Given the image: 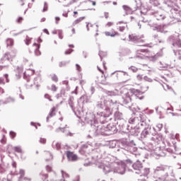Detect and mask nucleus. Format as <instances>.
<instances>
[{"mask_svg": "<svg viewBox=\"0 0 181 181\" xmlns=\"http://www.w3.org/2000/svg\"><path fill=\"white\" fill-rule=\"evenodd\" d=\"M98 70H99V71H100V73L104 74V71L103 70H101V69H100V66H98Z\"/></svg>", "mask_w": 181, "mask_h": 181, "instance_id": "nucleus-55", "label": "nucleus"}, {"mask_svg": "<svg viewBox=\"0 0 181 181\" xmlns=\"http://www.w3.org/2000/svg\"><path fill=\"white\" fill-rule=\"evenodd\" d=\"M76 69L77 71H81V66L80 65H78V64H76Z\"/></svg>", "mask_w": 181, "mask_h": 181, "instance_id": "nucleus-40", "label": "nucleus"}, {"mask_svg": "<svg viewBox=\"0 0 181 181\" xmlns=\"http://www.w3.org/2000/svg\"><path fill=\"white\" fill-rule=\"evenodd\" d=\"M134 89H129L126 93L124 97V101L125 104H129V103H131L132 101V97L134 96Z\"/></svg>", "mask_w": 181, "mask_h": 181, "instance_id": "nucleus-5", "label": "nucleus"}, {"mask_svg": "<svg viewBox=\"0 0 181 181\" xmlns=\"http://www.w3.org/2000/svg\"><path fill=\"white\" fill-rule=\"evenodd\" d=\"M73 52L72 49H68L65 51V54H71V52Z\"/></svg>", "mask_w": 181, "mask_h": 181, "instance_id": "nucleus-36", "label": "nucleus"}, {"mask_svg": "<svg viewBox=\"0 0 181 181\" xmlns=\"http://www.w3.org/2000/svg\"><path fill=\"white\" fill-rule=\"evenodd\" d=\"M76 15H78V12L74 11V18H77V16H76Z\"/></svg>", "mask_w": 181, "mask_h": 181, "instance_id": "nucleus-51", "label": "nucleus"}, {"mask_svg": "<svg viewBox=\"0 0 181 181\" xmlns=\"http://www.w3.org/2000/svg\"><path fill=\"white\" fill-rule=\"evenodd\" d=\"M134 140H130L129 139H122L119 141L121 146H122V148H124V149H127V148L129 147V145H133V141Z\"/></svg>", "mask_w": 181, "mask_h": 181, "instance_id": "nucleus-6", "label": "nucleus"}, {"mask_svg": "<svg viewBox=\"0 0 181 181\" xmlns=\"http://www.w3.org/2000/svg\"><path fill=\"white\" fill-rule=\"evenodd\" d=\"M87 28H88V30H91V29H90V28H91V24H88Z\"/></svg>", "mask_w": 181, "mask_h": 181, "instance_id": "nucleus-54", "label": "nucleus"}, {"mask_svg": "<svg viewBox=\"0 0 181 181\" xmlns=\"http://www.w3.org/2000/svg\"><path fill=\"white\" fill-rule=\"evenodd\" d=\"M47 172H52V168L49 165H46Z\"/></svg>", "mask_w": 181, "mask_h": 181, "instance_id": "nucleus-45", "label": "nucleus"}, {"mask_svg": "<svg viewBox=\"0 0 181 181\" xmlns=\"http://www.w3.org/2000/svg\"><path fill=\"white\" fill-rule=\"evenodd\" d=\"M158 155V156H161V157H165V156H166V150H164V151H161V152H160L158 154H157Z\"/></svg>", "mask_w": 181, "mask_h": 181, "instance_id": "nucleus-28", "label": "nucleus"}, {"mask_svg": "<svg viewBox=\"0 0 181 181\" xmlns=\"http://www.w3.org/2000/svg\"><path fill=\"white\" fill-rule=\"evenodd\" d=\"M66 3L67 5H71L72 4H74L76 2V0H64Z\"/></svg>", "mask_w": 181, "mask_h": 181, "instance_id": "nucleus-32", "label": "nucleus"}, {"mask_svg": "<svg viewBox=\"0 0 181 181\" xmlns=\"http://www.w3.org/2000/svg\"><path fill=\"white\" fill-rule=\"evenodd\" d=\"M113 5H117V2L114 1Z\"/></svg>", "mask_w": 181, "mask_h": 181, "instance_id": "nucleus-64", "label": "nucleus"}, {"mask_svg": "<svg viewBox=\"0 0 181 181\" xmlns=\"http://www.w3.org/2000/svg\"><path fill=\"white\" fill-rule=\"evenodd\" d=\"M62 145L60 144V143L53 141L52 148H54V149H57V151H59V149H60Z\"/></svg>", "mask_w": 181, "mask_h": 181, "instance_id": "nucleus-20", "label": "nucleus"}, {"mask_svg": "<svg viewBox=\"0 0 181 181\" xmlns=\"http://www.w3.org/2000/svg\"><path fill=\"white\" fill-rule=\"evenodd\" d=\"M40 144H46V139L40 137Z\"/></svg>", "mask_w": 181, "mask_h": 181, "instance_id": "nucleus-39", "label": "nucleus"}, {"mask_svg": "<svg viewBox=\"0 0 181 181\" xmlns=\"http://www.w3.org/2000/svg\"><path fill=\"white\" fill-rule=\"evenodd\" d=\"M98 169H103V173L105 175L107 173H110V172H114V168H111V167L108 165H105L103 163H100L97 165Z\"/></svg>", "mask_w": 181, "mask_h": 181, "instance_id": "nucleus-8", "label": "nucleus"}, {"mask_svg": "<svg viewBox=\"0 0 181 181\" xmlns=\"http://www.w3.org/2000/svg\"><path fill=\"white\" fill-rule=\"evenodd\" d=\"M58 35H59V39H63V32L59 31Z\"/></svg>", "mask_w": 181, "mask_h": 181, "instance_id": "nucleus-44", "label": "nucleus"}, {"mask_svg": "<svg viewBox=\"0 0 181 181\" xmlns=\"http://www.w3.org/2000/svg\"><path fill=\"white\" fill-rule=\"evenodd\" d=\"M123 162L125 163L126 165H134V160H132L130 158H127V160H125Z\"/></svg>", "mask_w": 181, "mask_h": 181, "instance_id": "nucleus-23", "label": "nucleus"}, {"mask_svg": "<svg viewBox=\"0 0 181 181\" xmlns=\"http://www.w3.org/2000/svg\"><path fill=\"white\" fill-rule=\"evenodd\" d=\"M128 25H127V23H124L123 25H119V30L120 32H124V30H125V28H127Z\"/></svg>", "mask_w": 181, "mask_h": 181, "instance_id": "nucleus-24", "label": "nucleus"}, {"mask_svg": "<svg viewBox=\"0 0 181 181\" xmlns=\"http://www.w3.org/2000/svg\"><path fill=\"white\" fill-rule=\"evenodd\" d=\"M44 33H46L47 35H49V30H47V29H45Z\"/></svg>", "mask_w": 181, "mask_h": 181, "instance_id": "nucleus-56", "label": "nucleus"}, {"mask_svg": "<svg viewBox=\"0 0 181 181\" xmlns=\"http://www.w3.org/2000/svg\"><path fill=\"white\" fill-rule=\"evenodd\" d=\"M83 165L86 166V167L90 166V163H84Z\"/></svg>", "mask_w": 181, "mask_h": 181, "instance_id": "nucleus-58", "label": "nucleus"}, {"mask_svg": "<svg viewBox=\"0 0 181 181\" xmlns=\"http://www.w3.org/2000/svg\"><path fill=\"white\" fill-rule=\"evenodd\" d=\"M168 181H177V180L175 179V178H171L170 180Z\"/></svg>", "mask_w": 181, "mask_h": 181, "instance_id": "nucleus-60", "label": "nucleus"}, {"mask_svg": "<svg viewBox=\"0 0 181 181\" xmlns=\"http://www.w3.org/2000/svg\"><path fill=\"white\" fill-rule=\"evenodd\" d=\"M13 167L16 168V163H13Z\"/></svg>", "mask_w": 181, "mask_h": 181, "instance_id": "nucleus-63", "label": "nucleus"}, {"mask_svg": "<svg viewBox=\"0 0 181 181\" xmlns=\"http://www.w3.org/2000/svg\"><path fill=\"white\" fill-rule=\"evenodd\" d=\"M51 90H52V91L56 92V91H57V87H56L55 85H52L51 86Z\"/></svg>", "mask_w": 181, "mask_h": 181, "instance_id": "nucleus-38", "label": "nucleus"}, {"mask_svg": "<svg viewBox=\"0 0 181 181\" xmlns=\"http://www.w3.org/2000/svg\"><path fill=\"white\" fill-rule=\"evenodd\" d=\"M71 32H72L73 34L76 33V29L73 28V29L71 30Z\"/></svg>", "mask_w": 181, "mask_h": 181, "instance_id": "nucleus-61", "label": "nucleus"}, {"mask_svg": "<svg viewBox=\"0 0 181 181\" xmlns=\"http://www.w3.org/2000/svg\"><path fill=\"white\" fill-rule=\"evenodd\" d=\"M105 36H110L111 37H115V36H118L119 33H118L115 30H112V32L106 31L105 32Z\"/></svg>", "mask_w": 181, "mask_h": 181, "instance_id": "nucleus-15", "label": "nucleus"}, {"mask_svg": "<svg viewBox=\"0 0 181 181\" xmlns=\"http://www.w3.org/2000/svg\"><path fill=\"white\" fill-rule=\"evenodd\" d=\"M151 56V51L148 49L141 48L136 51V59H146V57H149Z\"/></svg>", "mask_w": 181, "mask_h": 181, "instance_id": "nucleus-3", "label": "nucleus"}, {"mask_svg": "<svg viewBox=\"0 0 181 181\" xmlns=\"http://www.w3.org/2000/svg\"><path fill=\"white\" fill-rule=\"evenodd\" d=\"M132 168L133 169H134V170H137L136 173L140 175V173H141V170H142V169L144 168V165H142V163L139 161V160H137L132 164Z\"/></svg>", "mask_w": 181, "mask_h": 181, "instance_id": "nucleus-7", "label": "nucleus"}, {"mask_svg": "<svg viewBox=\"0 0 181 181\" xmlns=\"http://www.w3.org/2000/svg\"><path fill=\"white\" fill-rule=\"evenodd\" d=\"M129 37L131 40H136V37L134 35H129Z\"/></svg>", "mask_w": 181, "mask_h": 181, "instance_id": "nucleus-46", "label": "nucleus"}, {"mask_svg": "<svg viewBox=\"0 0 181 181\" xmlns=\"http://www.w3.org/2000/svg\"><path fill=\"white\" fill-rule=\"evenodd\" d=\"M25 45H27V46H29V45H30V43H32V38L29 36H27L25 37V40H24Z\"/></svg>", "mask_w": 181, "mask_h": 181, "instance_id": "nucleus-22", "label": "nucleus"}, {"mask_svg": "<svg viewBox=\"0 0 181 181\" xmlns=\"http://www.w3.org/2000/svg\"><path fill=\"white\" fill-rule=\"evenodd\" d=\"M61 173L62 175V177H64V176L66 177H69V175L67 174V173L64 172L63 170H61Z\"/></svg>", "mask_w": 181, "mask_h": 181, "instance_id": "nucleus-33", "label": "nucleus"}, {"mask_svg": "<svg viewBox=\"0 0 181 181\" xmlns=\"http://www.w3.org/2000/svg\"><path fill=\"white\" fill-rule=\"evenodd\" d=\"M19 174H20L19 179H22V177H23L25 176V170L21 169L19 171Z\"/></svg>", "mask_w": 181, "mask_h": 181, "instance_id": "nucleus-27", "label": "nucleus"}, {"mask_svg": "<svg viewBox=\"0 0 181 181\" xmlns=\"http://www.w3.org/2000/svg\"><path fill=\"white\" fill-rule=\"evenodd\" d=\"M169 175L175 177L172 166L159 164L153 168V177L156 179L155 181H166L168 177H169Z\"/></svg>", "mask_w": 181, "mask_h": 181, "instance_id": "nucleus-1", "label": "nucleus"}, {"mask_svg": "<svg viewBox=\"0 0 181 181\" xmlns=\"http://www.w3.org/2000/svg\"><path fill=\"white\" fill-rule=\"evenodd\" d=\"M18 6L20 10L23 11L24 13H26L28 11V5L26 4V0H21L18 1Z\"/></svg>", "mask_w": 181, "mask_h": 181, "instance_id": "nucleus-11", "label": "nucleus"}, {"mask_svg": "<svg viewBox=\"0 0 181 181\" xmlns=\"http://www.w3.org/2000/svg\"><path fill=\"white\" fill-rule=\"evenodd\" d=\"M30 71V70H27L24 72V77H29V74H28Z\"/></svg>", "mask_w": 181, "mask_h": 181, "instance_id": "nucleus-47", "label": "nucleus"}, {"mask_svg": "<svg viewBox=\"0 0 181 181\" xmlns=\"http://www.w3.org/2000/svg\"><path fill=\"white\" fill-rule=\"evenodd\" d=\"M14 152H16L17 153L21 154V158H22V156L24 153L23 150L22 149V146H16L13 147Z\"/></svg>", "mask_w": 181, "mask_h": 181, "instance_id": "nucleus-13", "label": "nucleus"}, {"mask_svg": "<svg viewBox=\"0 0 181 181\" xmlns=\"http://www.w3.org/2000/svg\"><path fill=\"white\" fill-rule=\"evenodd\" d=\"M40 176H41V178L43 181H49L47 180V177H49V175L47 174H45L43 173V172L40 173Z\"/></svg>", "mask_w": 181, "mask_h": 181, "instance_id": "nucleus-21", "label": "nucleus"}, {"mask_svg": "<svg viewBox=\"0 0 181 181\" xmlns=\"http://www.w3.org/2000/svg\"><path fill=\"white\" fill-rule=\"evenodd\" d=\"M103 68L105 69V70H107V66H105V63L103 64Z\"/></svg>", "mask_w": 181, "mask_h": 181, "instance_id": "nucleus-59", "label": "nucleus"}, {"mask_svg": "<svg viewBox=\"0 0 181 181\" xmlns=\"http://www.w3.org/2000/svg\"><path fill=\"white\" fill-rule=\"evenodd\" d=\"M129 70H131V71H132L133 73H136V71H138V68L132 66L129 68Z\"/></svg>", "mask_w": 181, "mask_h": 181, "instance_id": "nucleus-26", "label": "nucleus"}, {"mask_svg": "<svg viewBox=\"0 0 181 181\" xmlns=\"http://www.w3.org/2000/svg\"><path fill=\"white\" fill-rule=\"evenodd\" d=\"M66 158L68 160L71 162H76L77 160V155L74 154V152H71L70 151H66Z\"/></svg>", "mask_w": 181, "mask_h": 181, "instance_id": "nucleus-10", "label": "nucleus"}, {"mask_svg": "<svg viewBox=\"0 0 181 181\" xmlns=\"http://www.w3.org/2000/svg\"><path fill=\"white\" fill-rule=\"evenodd\" d=\"M173 46H177V47H181V40H177L175 43H173Z\"/></svg>", "mask_w": 181, "mask_h": 181, "instance_id": "nucleus-29", "label": "nucleus"}, {"mask_svg": "<svg viewBox=\"0 0 181 181\" xmlns=\"http://www.w3.org/2000/svg\"><path fill=\"white\" fill-rule=\"evenodd\" d=\"M114 25V23L112 22H107V24L105 25L106 28H111Z\"/></svg>", "mask_w": 181, "mask_h": 181, "instance_id": "nucleus-37", "label": "nucleus"}, {"mask_svg": "<svg viewBox=\"0 0 181 181\" xmlns=\"http://www.w3.org/2000/svg\"><path fill=\"white\" fill-rule=\"evenodd\" d=\"M151 173V169L149 168H146L143 170V176L148 177V175Z\"/></svg>", "mask_w": 181, "mask_h": 181, "instance_id": "nucleus-19", "label": "nucleus"}, {"mask_svg": "<svg viewBox=\"0 0 181 181\" xmlns=\"http://www.w3.org/2000/svg\"><path fill=\"white\" fill-rule=\"evenodd\" d=\"M127 170V164L124 162H121L120 164H117L115 168H113V173H118L119 175H125Z\"/></svg>", "mask_w": 181, "mask_h": 181, "instance_id": "nucleus-4", "label": "nucleus"}, {"mask_svg": "<svg viewBox=\"0 0 181 181\" xmlns=\"http://www.w3.org/2000/svg\"><path fill=\"white\" fill-rule=\"evenodd\" d=\"M0 142L3 145H5V144H6V136H3L2 139L0 140Z\"/></svg>", "mask_w": 181, "mask_h": 181, "instance_id": "nucleus-30", "label": "nucleus"}, {"mask_svg": "<svg viewBox=\"0 0 181 181\" xmlns=\"http://www.w3.org/2000/svg\"><path fill=\"white\" fill-rule=\"evenodd\" d=\"M55 21H56V23H59V21H60V17H55Z\"/></svg>", "mask_w": 181, "mask_h": 181, "instance_id": "nucleus-50", "label": "nucleus"}, {"mask_svg": "<svg viewBox=\"0 0 181 181\" xmlns=\"http://www.w3.org/2000/svg\"><path fill=\"white\" fill-rule=\"evenodd\" d=\"M152 131H153V129L151 128L144 129L141 132V135L143 136H146L147 135H153V134H152Z\"/></svg>", "mask_w": 181, "mask_h": 181, "instance_id": "nucleus-14", "label": "nucleus"}, {"mask_svg": "<svg viewBox=\"0 0 181 181\" xmlns=\"http://www.w3.org/2000/svg\"><path fill=\"white\" fill-rule=\"evenodd\" d=\"M51 78H52V81H54L55 83H57L59 81V78L57 77V76L56 74H52L51 76Z\"/></svg>", "mask_w": 181, "mask_h": 181, "instance_id": "nucleus-25", "label": "nucleus"}, {"mask_svg": "<svg viewBox=\"0 0 181 181\" xmlns=\"http://www.w3.org/2000/svg\"><path fill=\"white\" fill-rule=\"evenodd\" d=\"M33 46L35 47V54L36 56H40V51L39 50V49H40V45L39 44H36V43H34Z\"/></svg>", "mask_w": 181, "mask_h": 181, "instance_id": "nucleus-18", "label": "nucleus"}, {"mask_svg": "<svg viewBox=\"0 0 181 181\" xmlns=\"http://www.w3.org/2000/svg\"><path fill=\"white\" fill-rule=\"evenodd\" d=\"M74 181H80V176L77 175L76 180H74Z\"/></svg>", "mask_w": 181, "mask_h": 181, "instance_id": "nucleus-52", "label": "nucleus"}, {"mask_svg": "<svg viewBox=\"0 0 181 181\" xmlns=\"http://www.w3.org/2000/svg\"><path fill=\"white\" fill-rule=\"evenodd\" d=\"M162 136H153L151 138V140L153 141V144H164V145H167V146H169V148H167L166 151L169 152V153H175V152H177L176 149V141L175 139H177V136L173 137H169V139H166L165 141L162 140Z\"/></svg>", "mask_w": 181, "mask_h": 181, "instance_id": "nucleus-2", "label": "nucleus"}, {"mask_svg": "<svg viewBox=\"0 0 181 181\" xmlns=\"http://www.w3.org/2000/svg\"><path fill=\"white\" fill-rule=\"evenodd\" d=\"M54 115H56V107H52L48 117H47V119H49V118H52V117H54Z\"/></svg>", "mask_w": 181, "mask_h": 181, "instance_id": "nucleus-16", "label": "nucleus"}, {"mask_svg": "<svg viewBox=\"0 0 181 181\" xmlns=\"http://www.w3.org/2000/svg\"><path fill=\"white\" fill-rule=\"evenodd\" d=\"M104 17L105 18V19H108L110 18V13L105 12L104 13Z\"/></svg>", "mask_w": 181, "mask_h": 181, "instance_id": "nucleus-41", "label": "nucleus"}, {"mask_svg": "<svg viewBox=\"0 0 181 181\" xmlns=\"http://www.w3.org/2000/svg\"><path fill=\"white\" fill-rule=\"evenodd\" d=\"M16 22L17 23H22L23 22V17H18L16 20Z\"/></svg>", "mask_w": 181, "mask_h": 181, "instance_id": "nucleus-31", "label": "nucleus"}, {"mask_svg": "<svg viewBox=\"0 0 181 181\" xmlns=\"http://www.w3.org/2000/svg\"><path fill=\"white\" fill-rule=\"evenodd\" d=\"M92 5H93V6H95V5H96L95 1H92Z\"/></svg>", "mask_w": 181, "mask_h": 181, "instance_id": "nucleus-62", "label": "nucleus"}, {"mask_svg": "<svg viewBox=\"0 0 181 181\" xmlns=\"http://www.w3.org/2000/svg\"><path fill=\"white\" fill-rule=\"evenodd\" d=\"M10 135L11 136H16V133H15L14 132H10Z\"/></svg>", "mask_w": 181, "mask_h": 181, "instance_id": "nucleus-49", "label": "nucleus"}, {"mask_svg": "<svg viewBox=\"0 0 181 181\" xmlns=\"http://www.w3.org/2000/svg\"><path fill=\"white\" fill-rule=\"evenodd\" d=\"M47 153V155H49V158H47L46 160H50L53 159V155H52V153L48 151Z\"/></svg>", "mask_w": 181, "mask_h": 181, "instance_id": "nucleus-35", "label": "nucleus"}, {"mask_svg": "<svg viewBox=\"0 0 181 181\" xmlns=\"http://www.w3.org/2000/svg\"><path fill=\"white\" fill-rule=\"evenodd\" d=\"M84 19H86V17H80L78 18H77L76 20H75L72 25L73 26H76V25H78V23L83 22V21H84Z\"/></svg>", "mask_w": 181, "mask_h": 181, "instance_id": "nucleus-17", "label": "nucleus"}, {"mask_svg": "<svg viewBox=\"0 0 181 181\" xmlns=\"http://www.w3.org/2000/svg\"><path fill=\"white\" fill-rule=\"evenodd\" d=\"M9 148H12V145L8 144V145L6 146V151H7V152H8V153H11V151H9Z\"/></svg>", "mask_w": 181, "mask_h": 181, "instance_id": "nucleus-43", "label": "nucleus"}, {"mask_svg": "<svg viewBox=\"0 0 181 181\" xmlns=\"http://www.w3.org/2000/svg\"><path fill=\"white\" fill-rule=\"evenodd\" d=\"M124 9H125V11H128L129 9V7L127 6H123Z\"/></svg>", "mask_w": 181, "mask_h": 181, "instance_id": "nucleus-53", "label": "nucleus"}, {"mask_svg": "<svg viewBox=\"0 0 181 181\" xmlns=\"http://www.w3.org/2000/svg\"><path fill=\"white\" fill-rule=\"evenodd\" d=\"M47 8H48L47 4L45 3L42 11L46 12L47 11Z\"/></svg>", "mask_w": 181, "mask_h": 181, "instance_id": "nucleus-42", "label": "nucleus"}, {"mask_svg": "<svg viewBox=\"0 0 181 181\" xmlns=\"http://www.w3.org/2000/svg\"><path fill=\"white\" fill-rule=\"evenodd\" d=\"M45 98H47V100H49V101H53V99L52 98V96H50V95L45 94Z\"/></svg>", "mask_w": 181, "mask_h": 181, "instance_id": "nucleus-34", "label": "nucleus"}, {"mask_svg": "<svg viewBox=\"0 0 181 181\" xmlns=\"http://www.w3.org/2000/svg\"><path fill=\"white\" fill-rule=\"evenodd\" d=\"M63 84H66L67 86V84H69V81H64Z\"/></svg>", "mask_w": 181, "mask_h": 181, "instance_id": "nucleus-57", "label": "nucleus"}, {"mask_svg": "<svg viewBox=\"0 0 181 181\" xmlns=\"http://www.w3.org/2000/svg\"><path fill=\"white\" fill-rule=\"evenodd\" d=\"M133 144H130L127 149L126 151H128L131 153H133V155H135V156H137V155H139V153H136V151H138V148H136V144H135V142L134 141H132Z\"/></svg>", "mask_w": 181, "mask_h": 181, "instance_id": "nucleus-9", "label": "nucleus"}, {"mask_svg": "<svg viewBox=\"0 0 181 181\" xmlns=\"http://www.w3.org/2000/svg\"><path fill=\"white\" fill-rule=\"evenodd\" d=\"M6 45L7 47H13L15 45V40L13 38H7L6 40Z\"/></svg>", "mask_w": 181, "mask_h": 181, "instance_id": "nucleus-12", "label": "nucleus"}, {"mask_svg": "<svg viewBox=\"0 0 181 181\" xmlns=\"http://www.w3.org/2000/svg\"><path fill=\"white\" fill-rule=\"evenodd\" d=\"M136 78L139 81H141V80H142V75H137Z\"/></svg>", "mask_w": 181, "mask_h": 181, "instance_id": "nucleus-48", "label": "nucleus"}]
</instances>
